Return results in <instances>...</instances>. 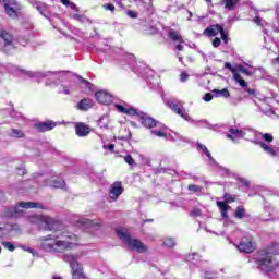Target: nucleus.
<instances>
[{
    "label": "nucleus",
    "mask_w": 279,
    "mask_h": 279,
    "mask_svg": "<svg viewBox=\"0 0 279 279\" xmlns=\"http://www.w3.org/2000/svg\"><path fill=\"white\" fill-rule=\"evenodd\" d=\"M54 243H49L53 241V235H46L39 238L40 248L44 252H50L51 254H62L63 252H69V250H75L80 247V236L71 231H63L60 235H57Z\"/></svg>",
    "instance_id": "obj_1"
},
{
    "label": "nucleus",
    "mask_w": 279,
    "mask_h": 279,
    "mask_svg": "<svg viewBox=\"0 0 279 279\" xmlns=\"http://www.w3.org/2000/svg\"><path fill=\"white\" fill-rule=\"evenodd\" d=\"M114 107L116 110H118V112H121L122 114H126L128 117H136L137 121H140L143 128L151 130V128H156L158 125V121L156 119L151 118V116L143 111H138V109L134 107L125 108L123 105L119 104H116Z\"/></svg>",
    "instance_id": "obj_2"
},
{
    "label": "nucleus",
    "mask_w": 279,
    "mask_h": 279,
    "mask_svg": "<svg viewBox=\"0 0 279 279\" xmlns=\"http://www.w3.org/2000/svg\"><path fill=\"white\" fill-rule=\"evenodd\" d=\"M21 208H39L40 210H45V205L36 202H20L14 207L4 208L2 217H5L7 219H19V217L25 215V210Z\"/></svg>",
    "instance_id": "obj_3"
},
{
    "label": "nucleus",
    "mask_w": 279,
    "mask_h": 279,
    "mask_svg": "<svg viewBox=\"0 0 279 279\" xmlns=\"http://www.w3.org/2000/svg\"><path fill=\"white\" fill-rule=\"evenodd\" d=\"M116 234L120 241L132 251L138 252V254H145V252H147L148 247L145 243L141 242L138 239H132V235L123 231V229H116Z\"/></svg>",
    "instance_id": "obj_4"
},
{
    "label": "nucleus",
    "mask_w": 279,
    "mask_h": 279,
    "mask_svg": "<svg viewBox=\"0 0 279 279\" xmlns=\"http://www.w3.org/2000/svg\"><path fill=\"white\" fill-rule=\"evenodd\" d=\"M274 263V256L269 254V251L263 248L257 252V258H255V265H257L260 271L265 274H271L276 271V266L271 265Z\"/></svg>",
    "instance_id": "obj_5"
},
{
    "label": "nucleus",
    "mask_w": 279,
    "mask_h": 279,
    "mask_svg": "<svg viewBox=\"0 0 279 279\" xmlns=\"http://www.w3.org/2000/svg\"><path fill=\"white\" fill-rule=\"evenodd\" d=\"M63 260L70 266L72 279H88L84 272V266L77 262V256L66 254L64 255Z\"/></svg>",
    "instance_id": "obj_6"
},
{
    "label": "nucleus",
    "mask_w": 279,
    "mask_h": 279,
    "mask_svg": "<svg viewBox=\"0 0 279 279\" xmlns=\"http://www.w3.org/2000/svg\"><path fill=\"white\" fill-rule=\"evenodd\" d=\"M236 247L242 254H254V252H256L257 244L252 235H245L241 239Z\"/></svg>",
    "instance_id": "obj_7"
},
{
    "label": "nucleus",
    "mask_w": 279,
    "mask_h": 279,
    "mask_svg": "<svg viewBox=\"0 0 279 279\" xmlns=\"http://www.w3.org/2000/svg\"><path fill=\"white\" fill-rule=\"evenodd\" d=\"M225 202L217 201L216 205L220 209V214L222 219H228V211L230 210L229 204H233V202H236V195L225 193L223 194Z\"/></svg>",
    "instance_id": "obj_8"
},
{
    "label": "nucleus",
    "mask_w": 279,
    "mask_h": 279,
    "mask_svg": "<svg viewBox=\"0 0 279 279\" xmlns=\"http://www.w3.org/2000/svg\"><path fill=\"white\" fill-rule=\"evenodd\" d=\"M38 220L44 223V229L51 231H58L62 228V222L56 218L49 216H38Z\"/></svg>",
    "instance_id": "obj_9"
},
{
    "label": "nucleus",
    "mask_w": 279,
    "mask_h": 279,
    "mask_svg": "<svg viewBox=\"0 0 279 279\" xmlns=\"http://www.w3.org/2000/svg\"><path fill=\"white\" fill-rule=\"evenodd\" d=\"M123 191H125V187H123V182L121 181L113 182L109 189L110 199H112V202H117V199H119V196L123 195Z\"/></svg>",
    "instance_id": "obj_10"
},
{
    "label": "nucleus",
    "mask_w": 279,
    "mask_h": 279,
    "mask_svg": "<svg viewBox=\"0 0 279 279\" xmlns=\"http://www.w3.org/2000/svg\"><path fill=\"white\" fill-rule=\"evenodd\" d=\"M222 29H223V25L221 24L209 25L204 29L203 35L207 36L208 38H213L218 34H220Z\"/></svg>",
    "instance_id": "obj_11"
},
{
    "label": "nucleus",
    "mask_w": 279,
    "mask_h": 279,
    "mask_svg": "<svg viewBox=\"0 0 279 279\" xmlns=\"http://www.w3.org/2000/svg\"><path fill=\"white\" fill-rule=\"evenodd\" d=\"M35 130L37 132H50V130H53L56 128V122L53 121H47V122H37L34 124Z\"/></svg>",
    "instance_id": "obj_12"
},
{
    "label": "nucleus",
    "mask_w": 279,
    "mask_h": 279,
    "mask_svg": "<svg viewBox=\"0 0 279 279\" xmlns=\"http://www.w3.org/2000/svg\"><path fill=\"white\" fill-rule=\"evenodd\" d=\"M75 132L80 137L88 136L90 134V128L83 122H78L75 125Z\"/></svg>",
    "instance_id": "obj_13"
},
{
    "label": "nucleus",
    "mask_w": 279,
    "mask_h": 279,
    "mask_svg": "<svg viewBox=\"0 0 279 279\" xmlns=\"http://www.w3.org/2000/svg\"><path fill=\"white\" fill-rule=\"evenodd\" d=\"M168 38H170V40H172L173 43H178L180 45H183L184 43V37H182V35L180 34V32L170 28L168 32Z\"/></svg>",
    "instance_id": "obj_14"
},
{
    "label": "nucleus",
    "mask_w": 279,
    "mask_h": 279,
    "mask_svg": "<svg viewBox=\"0 0 279 279\" xmlns=\"http://www.w3.org/2000/svg\"><path fill=\"white\" fill-rule=\"evenodd\" d=\"M95 97L98 104H110V96L104 90L96 92Z\"/></svg>",
    "instance_id": "obj_15"
},
{
    "label": "nucleus",
    "mask_w": 279,
    "mask_h": 279,
    "mask_svg": "<svg viewBox=\"0 0 279 279\" xmlns=\"http://www.w3.org/2000/svg\"><path fill=\"white\" fill-rule=\"evenodd\" d=\"M240 2L241 0H221L220 5H225V10H229V12H231Z\"/></svg>",
    "instance_id": "obj_16"
},
{
    "label": "nucleus",
    "mask_w": 279,
    "mask_h": 279,
    "mask_svg": "<svg viewBox=\"0 0 279 279\" xmlns=\"http://www.w3.org/2000/svg\"><path fill=\"white\" fill-rule=\"evenodd\" d=\"M0 38L5 43H14V35L8 32L5 28H0Z\"/></svg>",
    "instance_id": "obj_17"
},
{
    "label": "nucleus",
    "mask_w": 279,
    "mask_h": 279,
    "mask_svg": "<svg viewBox=\"0 0 279 279\" xmlns=\"http://www.w3.org/2000/svg\"><path fill=\"white\" fill-rule=\"evenodd\" d=\"M264 250H267L270 256H279V243L272 242Z\"/></svg>",
    "instance_id": "obj_18"
},
{
    "label": "nucleus",
    "mask_w": 279,
    "mask_h": 279,
    "mask_svg": "<svg viewBox=\"0 0 279 279\" xmlns=\"http://www.w3.org/2000/svg\"><path fill=\"white\" fill-rule=\"evenodd\" d=\"M4 11L10 19H19V13H16V10L10 7V4L4 3Z\"/></svg>",
    "instance_id": "obj_19"
},
{
    "label": "nucleus",
    "mask_w": 279,
    "mask_h": 279,
    "mask_svg": "<svg viewBox=\"0 0 279 279\" xmlns=\"http://www.w3.org/2000/svg\"><path fill=\"white\" fill-rule=\"evenodd\" d=\"M77 108L78 110H83L84 112H86V110H90L93 106L90 105V100L84 98L77 104Z\"/></svg>",
    "instance_id": "obj_20"
},
{
    "label": "nucleus",
    "mask_w": 279,
    "mask_h": 279,
    "mask_svg": "<svg viewBox=\"0 0 279 279\" xmlns=\"http://www.w3.org/2000/svg\"><path fill=\"white\" fill-rule=\"evenodd\" d=\"M230 134H228V138L231 141H234L235 138H241L243 136V131L239 129H230L229 130Z\"/></svg>",
    "instance_id": "obj_21"
},
{
    "label": "nucleus",
    "mask_w": 279,
    "mask_h": 279,
    "mask_svg": "<svg viewBox=\"0 0 279 279\" xmlns=\"http://www.w3.org/2000/svg\"><path fill=\"white\" fill-rule=\"evenodd\" d=\"M258 145L259 147H262V149H264V151H266V154H269V156H277L278 153L276 151V149L265 144V142H259Z\"/></svg>",
    "instance_id": "obj_22"
},
{
    "label": "nucleus",
    "mask_w": 279,
    "mask_h": 279,
    "mask_svg": "<svg viewBox=\"0 0 279 279\" xmlns=\"http://www.w3.org/2000/svg\"><path fill=\"white\" fill-rule=\"evenodd\" d=\"M14 49H16L14 41L5 43L3 46V52L7 53V56H12V51H14Z\"/></svg>",
    "instance_id": "obj_23"
},
{
    "label": "nucleus",
    "mask_w": 279,
    "mask_h": 279,
    "mask_svg": "<svg viewBox=\"0 0 279 279\" xmlns=\"http://www.w3.org/2000/svg\"><path fill=\"white\" fill-rule=\"evenodd\" d=\"M213 93H215L216 97H225V99H228V97H230V90H228V88L214 89Z\"/></svg>",
    "instance_id": "obj_24"
},
{
    "label": "nucleus",
    "mask_w": 279,
    "mask_h": 279,
    "mask_svg": "<svg viewBox=\"0 0 279 279\" xmlns=\"http://www.w3.org/2000/svg\"><path fill=\"white\" fill-rule=\"evenodd\" d=\"M168 106L175 112V114H179V117H184V112H182V108H180V106L174 102H168Z\"/></svg>",
    "instance_id": "obj_25"
},
{
    "label": "nucleus",
    "mask_w": 279,
    "mask_h": 279,
    "mask_svg": "<svg viewBox=\"0 0 279 279\" xmlns=\"http://www.w3.org/2000/svg\"><path fill=\"white\" fill-rule=\"evenodd\" d=\"M78 223L81 226H86L87 228H93L94 226H98L97 223H95L93 220H90L88 218H81L78 220Z\"/></svg>",
    "instance_id": "obj_26"
},
{
    "label": "nucleus",
    "mask_w": 279,
    "mask_h": 279,
    "mask_svg": "<svg viewBox=\"0 0 279 279\" xmlns=\"http://www.w3.org/2000/svg\"><path fill=\"white\" fill-rule=\"evenodd\" d=\"M235 219H243L245 217V208L243 206H238L234 211Z\"/></svg>",
    "instance_id": "obj_27"
},
{
    "label": "nucleus",
    "mask_w": 279,
    "mask_h": 279,
    "mask_svg": "<svg viewBox=\"0 0 279 279\" xmlns=\"http://www.w3.org/2000/svg\"><path fill=\"white\" fill-rule=\"evenodd\" d=\"M233 80H235L242 88H247V82L241 77V74L234 73Z\"/></svg>",
    "instance_id": "obj_28"
},
{
    "label": "nucleus",
    "mask_w": 279,
    "mask_h": 279,
    "mask_svg": "<svg viewBox=\"0 0 279 279\" xmlns=\"http://www.w3.org/2000/svg\"><path fill=\"white\" fill-rule=\"evenodd\" d=\"M52 186L54 189H64V186H66V182L63 179H56L52 181Z\"/></svg>",
    "instance_id": "obj_29"
},
{
    "label": "nucleus",
    "mask_w": 279,
    "mask_h": 279,
    "mask_svg": "<svg viewBox=\"0 0 279 279\" xmlns=\"http://www.w3.org/2000/svg\"><path fill=\"white\" fill-rule=\"evenodd\" d=\"M11 136L14 138H25V133L19 129H12Z\"/></svg>",
    "instance_id": "obj_30"
},
{
    "label": "nucleus",
    "mask_w": 279,
    "mask_h": 279,
    "mask_svg": "<svg viewBox=\"0 0 279 279\" xmlns=\"http://www.w3.org/2000/svg\"><path fill=\"white\" fill-rule=\"evenodd\" d=\"M197 147L205 154V156H207V158H213V155L210 154V150H208V147H206V145L197 143Z\"/></svg>",
    "instance_id": "obj_31"
},
{
    "label": "nucleus",
    "mask_w": 279,
    "mask_h": 279,
    "mask_svg": "<svg viewBox=\"0 0 279 279\" xmlns=\"http://www.w3.org/2000/svg\"><path fill=\"white\" fill-rule=\"evenodd\" d=\"M220 38L221 40H223L225 45H228V43H230V37H228V33L226 32V29L220 31Z\"/></svg>",
    "instance_id": "obj_32"
},
{
    "label": "nucleus",
    "mask_w": 279,
    "mask_h": 279,
    "mask_svg": "<svg viewBox=\"0 0 279 279\" xmlns=\"http://www.w3.org/2000/svg\"><path fill=\"white\" fill-rule=\"evenodd\" d=\"M1 245L4 247V250H9V252H14L16 250V246H14L12 242H1Z\"/></svg>",
    "instance_id": "obj_33"
},
{
    "label": "nucleus",
    "mask_w": 279,
    "mask_h": 279,
    "mask_svg": "<svg viewBox=\"0 0 279 279\" xmlns=\"http://www.w3.org/2000/svg\"><path fill=\"white\" fill-rule=\"evenodd\" d=\"M187 190L191 191V193H202V186L195 184H190Z\"/></svg>",
    "instance_id": "obj_34"
},
{
    "label": "nucleus",
    "mask_w": 279,
    "mask_h": 279,
    "mask_svg": "<svg viewBox=\"0 0 279 279\" xmlns=\"http://www.w3.org/2000/svg\"><path fill=\"white\" fill-rule=\"evenodd\" d=\"M165 247H175V240L168 238L163 241Z\"/></svg>",
    "instance_id": "obj_35"
},
{
    "label": "nucleus",
    "mask_w": 279,
    "mask_h": 279,
    "mask_svg": "<svg viewBox=\"0 0 279 279\" xmlns=\"http://www.w3.org/2000/svg\"><path fill=\"white\" fill-rule=\"evenodd\" d=\"M151 134H155V136H158L159 138H167V133L165 131L155 130L151 131Z\"/></svg>",
    "instance_id": "obj_36"
},
{
    "label": "nucleus",
    "mask_w": 279,
    "mask_h": 279,
    "mask_svg": "<svg viewBox=\"0 0 279 279\" xmlns=\"http://www.w3.org/2000/svg\"><path fill=\"white\" fill-rule=\"evenodd\" d=\"M124 162H126V165H130L131 167L136 165V161L134 160L132 155L124 156Z\"/></svg>",
    "instance_id": "obj_37"
},
{
    "label": "nucleus",
    "mask_w": 279,
    "mask_h": 279,
    "mask_svg": "<svg viewBox=\"0 0 279 279\" xmlns=\"http://www.w3.org/2000/svg\"><path fill=\"white\" fill-rule=\"evenodd\" d=\"M238 70L240 73H243L244 75H247L248 77H252V72L247 70V68H244L243 65H239Z\"/></svg>",
    "instance_id": "obj_38"
},
{
    "label": "nucleus",
    "mask_w": 279,
    "mask_h": 279,
    "mask_svg": "<svg viewBox=\"0 0 279 279\" xmlns=\"http://www.w3.org/2000/svg\"><path fill=\"white\" fill-rule=\"evenodd\" d=\"M262 137L266 143H274V135L270 133H264L262 134Z\"/></svg>",
    "instance_id": "obj_39"
},
{
    "label": "nucleus",
    "mask_w": 279,
    "mask_h": 279,
    "mask_svg": "<svg viewBox=\"0 0 279 279\" xmlns=\"http://www.w3.org/2000/svg\"><path fill=\"white\" fill-rule=\"evenodd\" d=\"M225 69H229V71H231V73L233 74V77H234V73H238L236 69H234L230 62L225 63Z\"/></svg>",
    "instance_id": "obj_40"
},
{
    "label": "nucleus",
    "mask_w": 279,
    "mask_h": 279,
    "mask_svg": "<svg viewBox=\"0 0 279 279\" xmlns=\"http://www.w3.org/2000/svg\"><path fill=\"white\" fill-rule=\"evenodd\" d=\"M213 47H215V49H217V47H221V38L215 37L213 40Z\"/></svg>",
    "instance_id": "obj_41"
},
{
    "label": "nucleus",
    "mask_w": 279,
    "mask_h": 279,
    "mask_svg": "<svg viewBox=\"0 0 279 279\" xmlns=\"http://www.w3.org/2000/svg\"><path fill=\"white\" fill-rule=\"evenodd\" d=\"M16 171L17 175H27V170L25 169V167H17Z\"/></svg>",
    "instance_id": "obj_42"
},
{
    "label": "nucleus",
    "mask_w": 279,
    "mask_h": 279,
    "mask_svg": "<svg viewBox=\"0 0 279 279\" xmlns=\"http://www.w3.org/2000/svg\"><path fill=\"white\" fill-rule=\"evenodd\" d=\"M104 10H109L110 12H114L116 8L112 3H106L102 5Z\"/></svg>",
    "instance_id": "obj_43"
},
{
    "label": "nucleus",
    "mask_w": 279,
    "mask_h": 279,
    "mask_svg": "<svg viewBox=\"0 0 279 279\" xmlns=\"http://www.w3.org/2000/svg\"><path fill=\"white\" fill-rule=\"evenodd\" d=\"M191 215H192V217H202V210H201V209H197V208H194V209L191 211Z\"/></svg>",
    "instance_id": "obj_44"
},
{
    "label": "nucleus",
    "mask_w": 279,
    "mask_h": 279,
    "mask_svg": "<svg viewBox=\"0 0 279 279\" xmlns=\"http://www.w3.org/2000/svg\"><path fill=\"white\" fill-rule=\"evenodd\" d=\"M102 147L111 151V154H114V144L104 145Z\"/></svg>",
    "instance_id": "obj_45"
},
{
    "label": "nucleus",
    "mask_w": 279,
    "mask_h": 279,
    "mask_svg": "<svg viewBox=\"0 0 279 279\" xmlns=\"http://www.w3.org/2000/svg\"><path fill=\"white\" fill-rule=\"evenodd\" d=\"M181 82H186L189 80V74L186 72H182L180 75Z\"/></svg>",
    "instance_id": "obj_46"
},
{
    "label": "nucleus",
    "mask_w": 279,
    "mask_h": 279,
    "mask_svg": "<svg viewBox=\"0 0 279 279\" xmlns=\"http://www.w3.org/2000/svg\"><path fill=\"white\" fill-rule=\"evenodd\" d=\"M239 182L242 186H250V181H247L246 179L240 178Z\"/></svg>",
    "instance_id": "obj_47"
},
{
    "label": "nucleus",
    "mask_w": 279,
    "mask_h": 279,
    "mask_svg": "<svg viewBox=\"0 0 279 279\" xmlns=\"http://www.w3.org/2000/svg\"><path fill=\"white\" fill-rule=\"evenodd\" d=\"M244 90H245V93H247L248 95H253V97H256V89L245 88Z\"/></svg>",
    "instance_id": "obj_48"
},
{
    "label": "nucleus",
    "mask_w": 279,
    "mask_h": 279,
    "mask_svg": "<svg viewBox=\"0 0 279 279\" xmlns=\"http://www.w3.org/2000/svg\"><path fill=\"white\" fill-rule=\"evenodd\" d=\"M5 232H7L5 227L0 225V239H3L5 236Z\"/></svg>",
    "instance_id": "obj_49"
},
{
    "label": "nucleus",
    "mask_w": 279,
    "mask_h": 279,
    "mask_svg": "<svg viewBox=\"0 0 279 279\" xmlns=\"http://www.w3.org/2000/svg\"><path fill=\"white\" fill-rule=\"evenodd\" d=\"M204 101H213V94L210 93L205 94Z\"/></svg>",
    "instance_id": "obj_50"
},
{
    "label": "nucleus",
    "mask_w": 279,
    "mask_h": 279,
    "mask_svg": "<svg viewBox=\"0 0 279 279\" xmlns=\"http://www.w3.org/2000/svg\"><path fill=\"white\" fill-rule=\"evenodd\" d=\"M128 16H130L131 19H136V16H138V14H136V12H134V11H128Z\"/></svg>",
    "instance_id": "obj_51"
},
{
    "label": "nucleus",
    "mask_w": 279,
    "mask_h": 279,
    "mask_svg": "<svg viewBox=\"0 0 279 279\" xmlns=\"http://www.w3.org/2000/svg\"><path fill=\"white\" fill-rule=\"evenodd\" d=\"M124 141H132V131H128V134L125 137H122Z\"/></svg>",
    "instance_id": "obj_52"
},
{
    "label": "nucleus",
    "mask_w": 279,
    "mask_h": 279,
    "mask_svg": "<svg viewBox=\"0 0 279 279\" xmlns=\"http://www.w3.org/2000/svg\"><path fill=\"white\" fill-rule=\"evenodd\" d=\"M253 23H256L258 26L263 25V24L260 23V17H259V16H255V17L253 19Z\"/></svg>",
    "instance_id": "obj_53"
},
{
    "label": "nucleus",
    "mask_w": 279,
    "mask_h": 279,
    "mask_svg": "<svg viewBox=\"0 0 279 279\" xmlns=\"http://www.w3.org/2000/svg\"><path fill=\"white\" fill-rule=\"evenodd\" d=\"M175 50H177V51H184V46H183L182 44H178V45L175 46Z\"/></svg>",
    "instance_id": "obj_54"
},
{
    "label": "nucleus",
    "mask_w": 279,
    "mask_h": 279,
    "mask_svg": "<svg viewBox=\"0 0 279 279\" xmlns=\"http://www.w3.org/2000/svg\"><path fill=\"white\" fill-rule=\"evenodd\" d=\"M145 223H154V219L149 218V219L143 220L142 226H145Z\"/></svg>",
    "instance_id": "obj_55"
},
{
    "label": "nucleus",
    "mask_w": 279,
    "mask_h": 279,
    "mask_svg": "<svg viewBox=\"0 0 279 279\" xmlns=\"http://www.w3.org/2000/svg\"><path fill=\"white\" fill-rule=\"evenodd\" d=\"M61 3L63 5H71V1L70 0H61Z\"/></svg>",
    "instance_id": "obj_56"
},
{
    "label": "nucleus",
    "mask_w": 279,
    "mask_h": 279,
    "mask_svg": "<svg viewBox=\"0 0 279 279\" xmlns=\"http://www.w3.org/2000/svg\"><path fill=\"white\" fill-rule=\"evenodd\" d=\"M10 3L15 8H19V2H16V0H10Z\"/></svg>",
    "instance_id": "obj_57"
},
{
    "label": "nucleus",
    "mask_w": 279,
    "mask_h": 279,
    "mask_svg": "<svg viewBox=\"0 0 279 279\" xmlns=\"http://www.w3.org/2000/svg\"><path fill=\"white\" fill-rule=\"evenodd\" d=\"M63 93H64V95H71V92L66 87H63Z\"/></svg>",
    "instance_id": "obj_58"
},
{
    "label": "nucleus",
    "mask_w": 279,
    "mask_h": 279,
    "mask_svg": "<svg viewBox=\"0 0 279 279\" xmlns=\"http://www.w3.org/2000/svg\"><path fill=\"white\" fill-rule=\"evenodd\" d=\"M84 84H89V82L87 80H83Z\"/></svg>",
    "instance_id": "obj_59"
},
{
    "label": "nucleus",
    "mask_w": 279,
    "mask_h": 279,
    "mask_svg": "<svg viewBox=\"0 0 279 279\" xmlns=\"http://www.w3.org/2000/svg\"><path fill=\"white\" fill-rule=\"evenodd\" d=\"M206 3H213V0H205Z\"/></svg>",
    "instance_id": "obj_60"
},
{
    "label": "nucleus",
    "mask_w": 279,
    "mask_h": 279,
    "mask_svg": "<svg viewBox=\"0 0 279 279\" xmlns=\"http://www.w3.org/2000/svg\"><path fill=\"white\" fill-rule=\"evenodd\" d=\"M52 279H62V277H56V276H54V277H52Z\"/></svg>",
    "instance_id": "obj_61"
},
{
    "label": "nucleus",
    "mask_w": 279,
    "mask_h": 279,
    "mask_svg": "<svg viewBox=\"0 0 279 279\" xmlns=\"http://www.w3.org/2000/svg\"><path fill=\"white\" fill-rule=\"evenodd\" d=\"M276 61L279 62V57L276 58Z\"/></svg>",
    "instance_id": "obj_62"
},
{
    "label": "nucleus",
    "mask_w": 279,
    "mask_h": 279,
    "mask_svg": "<svg viewBox=\"0 0 279 279\" xmlns=\"http://www.w3.org/2000/svg\"><path fill=\"white\" fill-rule=\"evenodd\" d=\"M205 279H213V277H206Z\"/></svg>",
    "instance_id": "obj_63"
},
{
    "label": "nucleus",
    "mask_w": 279,
    "mask_h": 279,
    "mask_svg": "<svg viewBox=\"0 0 279 279\" xmlns=\"http://www.w3.org/2000/svg\"><path fill=\"white\" fill-rule=\"evenodd\" d=\"M16 10H21V8H16Z\"/></svg>",
    "instance_id": "obj_64"
}]
</instances>
